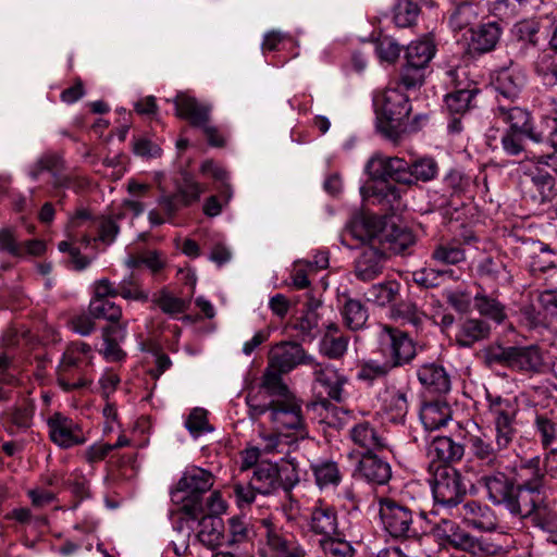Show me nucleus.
<instances>
[{
	"mask_svg": "<svg viewBox=\"0 0 557 557\" xmlns=\"http://www.w3.org/2000/svg\"><path fill=\"white\" fill-rule=\"evenodd\" d=\"M486 399L494 440L484 433L467 437L469 451L480 468L476 483L491 504L504 507L512 517L527 519L530 507L517 494L510 466L504 465L518 433L519 404L517 399L491 394Z\"/></svg>",
	"mask_w": 557,
	"mask_h": 557,
	"instance_id": "obj_1",
	"label": "nucleus"
},
{
	"mask_svg": "<svg viewBox=\"0 0 557 557\" xmlns=\"http://www.w3.org/2000/svg\"><path fill=\"white\" fill-rule=\"evenodd\" d=\"M510 472L520 500L530 507L527 519L547 534L548 542L557 545V508L544 495L547 485L544 459L539 456L521 459L510 466Z\"/></svg>",
	"mask_w": 557,
	"mask_h": 557,
	"instance_id": "obj_2",
	"label": "nucleus"
},
{
	"mask_svg": "<svg viewBox=\"0 0 557 557\" xmlns=\"http://www.w3.org/2000/svg\"><path fill=\"white\" fill-rule=\"evenodd\" d=\"M437 163L432 158H423L412 163L398 157L374 154L366 165L372 180L394 181L404 185H412L418 181L428 182L437 174Z\"/></svg>",
	"mask_w": 557,
	"mask_h": 557,
	"instance_id": "obj_3",
	"label": "nucleus"
},
{
	"mask_svg": "<svg viewBox=\"0 0 557 557\" xmlns=\"http://www.w3.org/2000/svg\"><path fill=\"white\" fill-rule=\"evenodd\" d=\"M376 126L386 138L397 141L408 131L407 120L411 111L408 96L399 87H386L373 99Z\"/></svg>",
	"mask_w": 557,
	"mask_h": 557,
	"instance_id": "obj_4",
	"label": "nucleus"
},
{
	"mask_svg": "<svg viewBox=\"0 0 557 557\" xmlns=\"http://www.w3.org/2000/svg\"><path fill=\"white\" fill-rule=\"evenodd\" d=\"M245 401L252 421H258L267 414L270 425L290 428L300 424L301 399L278 401L258 385L248 391Z\"/></svg>",
	"mask_w": 557,
	"mask_h": 557,
	"instance_id": "obj_5",
	"label": "nucleus"
},
{
	"mask_svg": "<svg viewBox=\"0 0 557 557\" xmlns=\"http://www.w3.org/2000/svg\"><path fill=\"white\" fill-rule=\"evenodd\" d=\"M213 482L210 471L198 467L190 468L184 472L176 488L172 491V500L182 502L181 512L195 520L202 511L200 496L210 491Z\"/></svg>",
	"mask_w": 557,
	"mask_h": 557,
	"instance_id": "obj_6",
	"label": "nucleus"
},
{
	"mask_svg": "<svg viewBox=\"0 0 557 557\" xmlns=\"http://www.w3.org/2000/svg\"><path fill=\"white\" fill-rule=\"evenodd\" d=\"M377 503L381 523L391 537L399 541L421 539L414 513L408 506L389 497H380Z\"/></svg>",
	"mask_w": 557,
	"mask_h": 557,
	"instance_id": "obj_7",
	"label": "nucleus"
},
{
	"mask_svg": "<svg viewBox=\"0 0 557 557\" xmlns=\"http://www.w3.org/2000/svg\"><path fill=\"white\" fill-rule=\"evenodd\" d=\"M444 84L450 89L444 97L445 108L449 114L463 115L476 107L475 98L481 90L475 82L467 77L463 70H447Z\"/></svg>",
	"mask_w": 557,
	"mask_h": 557,
	"instance_id": "obj_8",
	"label": "nucleus"
},
{
	"mask_svg": "<svg viewBox=\"0 0 557 557\" xmlns=\"http://www.w3.org/2000/svg\"><path fill=\"white\" fill-rule=\"evenodd\" d=\"M552 164L524 163L519 171L524 178L520 181V187L525 200L533 205L542 206L552 202L557 197L556 181L544 168Z\"/></svg>",
	"mask_w": 557,
	"mask_h": 557,
	"instance_id": "obj_9",
	"label": "nucleus"
},
{
	"mask_svg": "<svg viewBox=\"0 0 557 557\" xmlns=\"http://www.w3.org/2000/svg\"><path fill=\"white\" fill-rule=\"evenodd\" d=\"M262 523L264 531L260 557H308L305 545L295 534L271 521L263 520Z\"/></svg>",
	"mask_w": 557,
	"mask_h": 557,
	"instance_id": "obj_10",
	"label": "nucleus"
},
{
	"mask_svg": "<svg viewBox=\"0 0 557 557\" xmlns=\"http://www.w3.org/2000/svg\"><path fill=\"white\" fill-rule=\"evenodd\" d=\"M431 487L435 503L446 507L461 504L467 494L461 473L447 465L436 466Z\"/></svg>",
	"mask_w": 557,
	"mask_h": 557,
	"instance_id": "obj_11",
	"label": "nucleus"
},
{
	"mask_svg": "<svg viewBox=\"0 0 557 557\" xmlns=\"http://www.w3.org/2000/svg\"><path fill=\"white\" fill-rule=\"evenodd\" d=\"M307 438H309V428L304 411L301 410L299 425L290 428L271 425V430L262 431L260 433V449L268 455H286L298 442Z\"/></svg>",
	"mask_w": 557,
	"mask_h": 557,
	"instance_id": "obj_12",
	"label": "nucleus"
},
{
	"mask_svg": "<svg viewBox=\"0 0 557 557\" xmlns=\"http://www.w3.org/2000/svg\"><path fill=\"white\" fill-rule=\"evenodd\" d=\"M380 350L393 369L409 364L416 357V344L409 335L385 325L380 335Z\"/></svg>",
	"mask_w": 557,
	"mask_h": 557,
	"instance_id": "obj_13",
	"label": "nucleus"
},
{
	"mask_svg": "<svg viewBox=\"0 0 557 557\" xmlns=\"http://www.w3.org/2000/svg\"><path fill=\"white\" fill-rule=\"evenodd\" d=\"M494 114L507 126L505 131L525 133L530 136V141L536 145L543 139L544 125L548 122L544 119V113L540 115L539 123H535L529 110L517 106L498 104Z\"/></svg>",
	"mask_w": 557,
	"mask_h": 557,
	"instance_id": "obj_14",
	"label": "nucleus"
},
{
	"mask_svg": "<svg viewBox=\"0 0 557 557\" xmlns=\"http://www.w3.org/2000/svg\"><path fill=\"white\" fill-rule=\"evenodd\" d=\"M527 140H530V136L517 131H504L500 137L503 152L518 159L519 169L524 163L552 164L557 160L555 153H540L530 149Z\"/></svg>",
	"mask_w": 557,
	"mask_h": 557,
	"instance_id": "obj_15",
	"label": "nucleus"
},
{
	"mask_svg": "<svg viewBox=\"0 0 557 557\" xmlns=\"http://www.w3.org/2000/svg\"><path fill=\"white\" fill-rule=\"evenodd\" d=\"M550 18L541 16L536 18H524L517 22L512 27V36L518 46V54L521 58L527 57L534 51L548 36Z\"/></svg>",
	"mask_w": 557,
	"mask_h": 557,
	"instance_id": "obj_16",
	"label": "nucleus"
},
{
	"mask_svg": "<svg viewBox=\"0 0 557 557\" xmlns=\"http://www.w3.org/2000/svg\"><path fill=\"white\" fill-rule=\"evenodd\" d=\"M434 535L456 549L478 555L484 552L482 543L449 519H441L433 528Z\"/></svg>",
	"mask_w": 557,
	"mask_h": 557,
	"instance_id": "obj_17",
	"label": "nucleus"
},
{
	"mask_svg": "<svg viewBox=\"0 0 557 557\" xmlns=\"http://www.w3.org/2000/svg\"><path fill=\"white\" fill-rule=\"evenodd\" d=\"M314 389L325 399L330 398L336 403H342L345 398L344 386L348 379L334 366L329 363H314L313 366Z\"/></svg>",
	"mask_w": 557,
	"mask_h": 557,
	"instance_id": "obj_18",
	"label": "nucleus"
},
{
	"mask_svg": "<svg viewBox=\"0 0 557 557\" xmlns=\"http://www.w3.org/2000/svg\"><path fill=\"white\" fill-rule=\"evenodd\" d=\"M381 231L382 227L374 218H356L345 227L341 240L349 248H354L358 244L367 245V247L379 246Z\"/></svg>",
	"mask_w": 557,
	"mask_h": 557,
	"instance_id": "obj_19",
	"label": "nucleus"
},
{
	"mask_svg": "<svg viewBox=\"0 0 557 557\" xmlns=\"http://www.w3.org/2000/svg\"><path fill=\"white\" fill-rule=\"evenodd\" d=\"M35 411V400L29 397H23L2 411L0 421L7 433L17 435L27 432L32 428Z\"/></svg>",
	"mask_w": 557,
	"mask_h": 557,
	"instance_id": "obj_20",
	"label": "nucleus"
},
{
	"mask_svg": "<svg viewBox=\"0 0 557 557\" xmlns=\"http://www.w3.org/2000/svg\"><path fill=\"white\" fill-rule=\"evenodd\" d=\"M203 191L201 184L186 175L175 193L160 197L159 206L169 216H174L183 208L197 202Z\"/></svg>",
	"mask_w": 557,
	"mask_h": 557,
	"instance_id": "obj_21",
	"label": "nucleus"
},
{
	"mask_svg": "<svg viewBox=\"0 0 557 557\" xmlns=\"http://www.w3.org/2000/svg\"><path fill=\"white\" fill-rule=\"evenodd\" d=\"M47 425L50 440L61 448H71L86 442L81 426L60 412L49 417Z\"/></svg>",
	"mask_w": 557,
	"mask_h": 557,
	"instance_id": "obj_22",
	"label": "nucleus"
},
{
	"mask_svg": "<svg viewBox=\"0 0 557 557\" xmlns=\"http://www.w3.org/2000/svg\"><path fill=\"white\" fill-rule=\"evenodd\" d=\"M121 216L122 215L101 216L99 219L92 220L88 210L81 209L72 218L71 223L75 227H81L84 223L89 222L97 230V237L91 238L88 235H84L82 237V243L86 246L89 245L91 240H100L106 245H110L115 240L120 232L117 220L121 219Z\"/></svg>",
	"mask_w": 557,
	"mask_h": 557,
	"instance_id": "obj_23",
	"label": "nucleus"
},
{
	"mask_svg": "<svg viewBox=\"0 0 557 557\" xmlns=\"http://www.w3.org/2000/svg\"><path fill=\"white\" fill-rule=\"evenodd\" d=\"M462 521L474 530L493 532L498 528V519L495 511L486 504L470 499L459 509Z\"/></svg>",
	"mask_w": 557,
	"mask_h": 557,
	"instance_id": "obj_24",
	"label": "nucleus"
},
{
	"mask_svg": "<svg viewBox=\"0 0 557 557\" xmlns=\"http://www.w3.org/2000/svg\"><path fill=\"white\" fill-rule=\"evenodd\" d=\"M309 531L325 539L338 535V515L334 506L318 499L307 519Z\"/></svg>",
	"mask_w": 557,
	"mask_h": 557,
	"instance_id": "obj_25",
	"label": "nucleus"
},
{
	"mask_svg": "<svg viewBox=\"0 0 557 557\" xmlns=\"http://www.w3.org/2000/svg\"><path fill=\"white\" fill-rule=\"evenodd\" d=\"M354 476L371 484L384 485L389 481L392 470L389 463L374 451L363 453L356 466Z\"/></svg>",
	"mask_w": 557,
	"mask_h": 557,
	"instance_id": "obj_26",
	"label": "nucleus"
},
{
	"mask_svg": "<svg viewBox=\"0 0 557 557\" xmlns=\"http://www.w3.org/2000/svg\"><path fill=\"white\" fill-rule=\"evenodd\" d=\"M46 249V243L41 239L21 242L14 230H0V250L14 258L40 257Z\"/></svg>",
	"mask_w": 557,
	"mask_h": 557,
	"instance_id": "obj_27",
	"label": "nucleus"
},
{
	"mask_svg": "<svg viewBox=\"0 0 557 557\" xmlns=\"http://www.w3.org/2000/svg\"><path fill=\"white\" fill-rule=\"evenodd\" d=\"M304 348L296 343H281L275 345L269 355V366L280 373H288L300 363L310 362Z\"/></svg>",
	"mask_w": 557,
	"mask_h": 557,
	"instance_id": "obj_28",
	"label": "nucleus"
},
{
	"mask_svg": "<svg viewBox=\"0 0 557 557\" xmlns=\"http://www.w3.org/2000/svg\"><path fill=\"white\" fill-rule=\"evenodd\" d=\"M527 84V74L517 67L499 70L492 82L494 89L505 99L515 101L519 98Z\"/></svg>",
	"mask_w": 557,
	"mask_h": 557,
	"instance_id": "obj_29",
	"label": "nucleus"
},
{
	"mask_svg": "<svg viewBox=\"0 0 557 557\" xmlns=\"http://www.w3.org/2000/svg\"><path fill=\"white\" fill-rule=\"evenodd\" d=\"M416 237L413 233L406 226L385 225L381 231L380 249L391 253H407L414 245Z\"/></svg>",
	"mask_w": 557,
	"mask_h": 557,
	"instance_id": "obj_30",
	"label": "nucleus"
},
{
	"mask_svg": "<svg viewBox=\"0 0 557 557\" xmlns=\"http://www.w3.org/2000/svg\"><path fill=\"white\" fill-rule=\"evenodd\" d=\"M386 255L379 246L364 247L355 261V275L369 282L382 274Z\"/></svg>",
	"mask_w": 557,
	"mask_h": 557,
	"instance_id": "obj_31",
	"label": "nucleus"
},
{
	"mask_svg": "<svg viewBox=\"0 0 557 557\" xmlns=\"http://www.w3.org/2000/svg\"><path fill=\"white\" fill-rule=\"evenodd\" d=\"M176 115L188 120L194 127L201 128L210 122L211 106L199 102L196 98L177 95L174 101Z\"/></svg>",
	"mask_w": 557,
	"mask_h": 557,
	"instance_id": "obj_32",
	"label": "nucleus"
},
{
	"mask_svg": "<svg viewBox=\"0 0 557 557\" xmlns=\"http://www.w3.org/2000/svg\"><path fill=\"white\" fill-rule=\"evenodd\" d=\"M470 30V47L473 51L481 54L493 51L503 34V27L497 22L483 23Z\"/></svg>",
	"mask_w": 557,
	"mask_h": 557,
	"instance_id": "obj_33",
	"label": "nucleus"
},
{
	"mask_svg": "<svg viewBox=\"0 0 557 557\" xmlns=\"http://www.w3.org/2000/svg\"><path fill=\"white\" fill-rule=\"evenodd\" d=\"M417 376L430 393L446 394L450 391V377L441 364L425 363L418 369Z\"/></svg>",
	"mask_w": 557,
	"mask_h": 557,
	"instance_id": "obj_34",
	"label": "nucleus"
},
{
	"mask_svg": "<svg viewBox=\"0 0 557 557\" xmlns=\"http://www.w3.org/2000/svg\"><path fill=\"white\" fill-rule=\"evenodd\" d=\"M476 274L479 278L491 283L494 287L510 284L512 277L504 260L499 257L491 256L479 261Z\"/></svg>",
	"mask_w": 557,
	"mask_h": 557,
	"instance_id": "obj_35",
	"label": "nucleus"
},
{
	"mask_svg": "<svg viewBox=\"0 0 557 557\" xmlns=\"http://www.w3.org/2000/svg\"><path fill=\"white\" fill-rule=\"evenodd\" d=\"M350 438L355 445L363 448L366 453L381 450L386 447L385 438L369 421L355 424L350 430Z\"/></svg>",
	"mask_w": 557,
	"mask_h": 557,
	"instance_id": "obj_36",
	"label": "nucleus"
},
{
	"mask_svg": "<svg viewBox=\"0 0 557 557\" xmlns=\"http://www.w3.org/2000/svg\"><path fill=\"white\" fill-rule=\"evenodd\" d=\"M543 357L537 346H512L510 370L519 372H540Z\"/></svg>",
	"mask_w": 557,
	"mask_h": 557,
	"instance_id": "obj_37",
	"label": "nucleus"
},
{
	"mask_svg": "<svg viewBox=\"0 0 557 557\" xmlns=\"http://www.w3.org/2000/svg\"><path fill=\"white\" fill-rule=\"evenodd\" d=\"M451 419V408L444 400L425 403L420 409V420L426 431L438 430Z\"/></svg>",
	"mask_w": 557,
	"mask_h": 557,
	"instance_id": "obj_38",
	"label": "nucleus"
},
{
	"mask_svg": "<svg viewBox=\"0 0 557 557\" xmlns=\"http://www.w3.org/2000/svg\"><path fill=\"white\" fill-rule=\"evenodd\" d=\"M491 334L488 322L478 318L463 320L456 334V342L460 347H471L476 342L486 339Z\"/></svg>",
	"mask_w": 557,
	"mask_h": 557,
	"instance_id": "obj_39",
	"label": "nucleus"
},
{
	"mask_svg": "<svg viewBox=\"0 0 557 557\" xmlns=\"http://www.w3.org/2000/svg\"><path fill=\"white\" fill-rule=\"evenodd\" d=\"M249 481L259 494H272L281 487V470L273 463L258 465Z\"/></svg>",
	"mask_w": 557,
	"mask_h": 557,
	"instance_id": "obj_40",
	"label": "nucleus"
},
{
	"mask_svg": "<svg viewBox=\"0 0 557 557\" xmlns=\"http://www.w3.org/2000/svg\"><path fill=\"white\" fill-rule=\"evenodd\" d=\"M429 454L443 465L459 462L465 456V446L448 436H436L429 446Z\"/></svg>",
	"mask_w": 557,
	"mask_h": 557,
	"instance_id": "obj_41",
	"label": "nucleus"
},
{
	"mask_svg": "<svg viewBox=\"0 0 557 557\" xmlns=\"http://www.w3.org/2000/svg\"><path fill=\"white\" fill-rule=\"evenodd\" d=\"M349 337L341 332L338 324L329 323L320 341V351L330 359H341L347 351Z\"/></svg>",
	"mask_w": 557,
	"mask_h": 557,
	"instance_id": "obj_42",
	"label": "nucleus"
},
{
	"mask_svg": "<svg viewBox=\"0 0 557 557\" xmlns=\"http://www.w3.org/2000/svg\"><path fill=\"white\" fill-rule=\"evenodd\" d=\"M224 531V522L220 516L207 515L199 520L197 537L202 545L215 548L223 543Z\"/></svg>",
	"mask_w": 557,
	"mask_h": 557,
	"instance_id": "obj_43",
	"label": "nucleus"
},
{
	"mask_svg": "<svg viewBox=\"0 0 557 557\" xmlns=\"http://www.w3.org/2000/svg\"><path fill=\"white\" fill-rule=\"evenodd\" d=\"M88 370L59 363L57 368V382L64 392H72L87 387L91 380L87 375Z\"/></svg>",
	"mask_w": 557,
	"mask_h": 557,
	"instance_id": "obj_44",
	"label": "nucleus"
},
{
	"mask_svg": "<svg viewBox=\"0 0 557 557\" xmlns=\"http://www.w3.org/2000/svg\"><path fill=\"white\" fill-rule=\"evenodd\" d=\"M479 287L480 290L473 297L475 310L480 315L494 321L496 324H502L507 318L505 306L495 297L488 296L481 286Z\"/></svg>",
	"mask_w": 557,
	"mask_h": 557,
	"instance_id": "obj_45",
	"label": "nucleus"
},
{
	"mask_svg": "<svg viewBox=\"0 0 557 557\" xmlns=\"http://www.w3.org/2000/svg\"><path fill=\"white\" fill-rule=\"evenodd\" d=\"M310 469L313 473L315 484L320 488H326L330 486L336 487L343 480V474L338 463L331 459H323L315 463H311Z\"/></svg>",
	"mask_w": 557,
	"mask_h": 557,
	"instance_id": "obj_46",
	"label": "nucleus"
},
{
	"mask_svg": "<svg viewBox=\"0 0 557 557\" xmlns=\"http://www.w3.org/2000/svg\"><path fill=\"white\" fill-rule=\"evenodd\" d=\"M91 347L84 342H72L69 344L62 355L60 363L89 369L92 366Z\"/></svg>",
	"mask_w": 557,
	"mask_h": 557,
	"instance_id": "obj_47",
	"label": "nucleus"
},
{
	"mask_svg": "<svg viewBox=\"0 0 557 557\" xmlns=\"http://www.w3.org/2000/svg\"><path fill=\"white\" fill-rule=\"evenodd\" d=\"M282 374L270 366L265 369L259 386H261L270 396L278 399H298L283 382Z\"/></svg>",
	"mask_w": 557,
	"mask_h": 557,
	"instance_id": "obj_48",
	"label": "nucleus"
},
{
	"mask_svg": "<svg viewBox=\"0 0 557 557\" xmlns=\"http://www.w3.org/2000/svg\"><path fill=\"white\" fill-rule=\"evenodd\" d=\"M540 104L550 107L547 112H544V119L548 122L544 125L543 139L540 144L549 145L554 149L553 153L557 156V101L555 97L544 96Z\"/></svg>",
	"mask_w": 557,
	"mask_h": 557,
	"instance_id": "obj_49",
	"label": "nucleus"
},
{
	"mask_svg": "<svg viewBox=\"0 0 557 557\" xmlns=\"http://www.w3.org/2000/svg\"><path fill=\"white\" fill-rule=\"evenodd\" d=\"M435 54V46L430 40L411 42L405 53L406 63L416 67H423L430 63Z\"/></svg>",
	"mask_w": 557,
	"mask_h": 557,
	"instance_id": "obj_50",
	"label": "nucleus"
},
{
	"mask_svg": "<svg viewBox=\"0 0 557 557\" xmlns=\"http://www.w3.org/2000/svg\"><path fill=\"white\" fill-rule=\"evenodd\" d=\"M117 296L126 300L146 302L149 294L143 288L140 278L134 272H131L121 282L116 284Z\"/></svg>",
	"mask_w": 557,
	"mask_h": 557,
	"instance_id": "obj_51",
	"label": "nucleus"
},
{
	"mask_svg": "<svg viewBox=\"0 0 557 557\" xmlns=\"http://www.w3.org/2000/svg\"><path fill=\"white\" fill-rule=\"evenodd\" d=\"M422 0H401L394 9V23L397 27H411L420 14Z\"/></svg>",
	"mask_w": 557,
	"mask_h": 557,
	"instance_id": "obj_52",
	"label": "nucleus"
},
{
	"mask_svg": "<svg viewBox=\"0 0 557 557\" xmlns=\"http://www.w3.org/2000/svg\"><path fill=\"white\" fill-rule=\"evenodd\" d=\"M342 315L345 325L352 331H357L364 326L368 320V310L361 301L349 298L345 301Z\"/></svg>",
	"mask_w": 557,
	"mask_h": 557,
	"instance_id": "obj_53",
	"label": "nucleus"
},
{
	"mask_svg": "<svg viewBox=\"0 0 557 557\" xmlns=\"http://www.w3.org/2000/svg\"><path fill=\"white\" fill-rule=\"evenodd\" d=\"M478 17L476 7L470 1H461L455 5L449 16V25L459 32L471 25Z\"/></svg>",
	"mask_w": 557,
	"mask_h": 557,
	"instance_id": "obj_54",
	"label": "nucleus"
},
{
	"mask_svg": "<svg viewBox=\"0 0 557 557\" xmlns=\"http://www.w3.org/2000/svg\"><path fill=\"white\" fill-rule=\"evenodd\" d=\"M400 284L396 281H386L372 285L367 292V299L379 306H385L396 300Z\"/></svg>",
	"mask_w": 557,
	"mask_h": 557,
	"instance_id": "obj_55",
	"label": "nucleus"
},
{
	"mask_svg": "<svg viewBox=\"0 0 557 557\" xmlns=\"http://www.w3.org/2000/svg\"><path fill=\"white\" fill-rule=\"evenodd\" d=\"M252 535L253 532L245 520L238 517H232L228 520V533L225 542L228 546L246 547Z\"/></svg>",
	"mask_w": 557,
	"mask_h": 557,
	"instance_id": "obj_56",
	"label": "nucleus"
},
{
	"mask_svg": "<svg viewBox=\"0 0 557 557\" xmlns=\"http://www.w3.org/2000/svg\"><path fill=\"white\" fill-rule=\"evenodd\" d=\"M385 409L393 416L394 420H401L408 412V391L405 388L387 389L384 397Z\"/></svg>",
	"mask_w": 557,
	"mask_h": 557,
	"instance_id": "obj_57",
	"label": "nucleus"
},
{
	"mask_svg": "<svg viewBox=\"0 0 557 557\" xmlns=\"http://www.w3.org/2000/svg\"><path fill=\"white\" fill-rule=\"evenodd\" d=\"M528 0H493L488 2V12L500 21H510L518 16Z\"/></svg>",
	"mask_w": 557,
	"mask_h": 557,
	"instance_id": "obj_58",
	"label": "nucleus"
},
{
	"mask_svg": "<svg viewBox=\"0 0 557 557\" xmlns=\"http://www.w3.org/2000/svg\"><path fill=\"white\" fill-rule=\"evenodd\" d=\"M154 302L162 312L172 317L184 313L190 305L188 299L176 297L165 288L160 290Z\"/></svg>",
	"mask_w": 557,
	"mask_h": 557,
	"instance_id": "obj_59",
	"label": "nucleus"
},
{
	"mask_svg": "<svg viewBox=\"0 0 557 557\" xmlns=\"http://www.w3.org/2000/svg\"><path fill=\"white\" fill-rule=\"evenodd\" d=\"M320 547L325 557H354L355 548L350 542L338 535H331L320 540Z\"/></svg>",
	"mask_w": 557,
	"mask_h": 557,
	"instance_id": "obj_60",
	"label": "nucleus"
},
{
	"mask_svg": "<svg viewBox=\"0 0 557 557\" xmlns=\"http://www.w3.org/2000/svg\"><path fill=\"white\" fill-rule=\"evenodd\" d=\"M89 312L95 319H104L110 322H119L122 317L121 307L111 299H91Z\"/></svg>",
	"mask_w": 557,
	"mask_h": 557,
	"instance_id": "obj_61",
	"label": "nucleus"
},
{
	"mask_svg": "<svg viewBox=\"0 0 557 557\" xmlns=\"http://www.w3.org/2000/svg\"><path fill=\"white\" fill-rule=\"evenodd\" d=\"M392 317L399 319L403 323L411 324L414 327H419L425 314L417 307L416 304L410 301H401L393 306Z\"/></svg>",
	"mask_w": 557,
	"mask_h": 557,
	"instance_id": "obj_62",
	"label": "nucleus"
},
{
	"mask_svg": "<svg viewBox=\"0 0 557 557\" xmlns=\"http://www.w3.org/2000/svg\"><path fill=\"white\" fill-rule=\"evenodd\" d=\"M512 346L490 345L482 350L484 363L492 368L494 366L506 367L510 369Z\"/></svg>",
	"mask_w": 557,
	"mask_h": 557,
	"instance_id": "obj_63",
	"label": "nucleus"
},
{
	"mask_svg": "<svg viewBox=\"0 0 557 557\" xmlns=\"http://www.w3.org/2000/svg\"><path fill=\"white\" fill-rule=\"evenodd\" d=\"M534 425L544 447H548L557 440V421L554 417L546 413L536 414Z\"/></svg>",
	"mask_w": 557,
	"mask_h": 557,
	"instance_id": "obj_64",
	"label": "nucleus"
}]
</instances>
